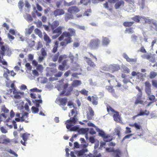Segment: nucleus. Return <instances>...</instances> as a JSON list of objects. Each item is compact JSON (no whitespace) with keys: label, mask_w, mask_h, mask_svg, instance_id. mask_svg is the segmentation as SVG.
I'll return each instance as SVG.
<instances>
[{"label":"nucleus","mask_w":157,"mask_h":157,"mask_svg":"<svg viewBox=\"0 0 157 157\" xmlns=\"http://www.w3.org/2000/svg\"><path fill=\"white\" fill-rule=\"evenodd\" d=\"M81 84V81L78 80H74L71 83V86L68 87V83L64 84L63 86V90L61 92L60 95L62 96H68L71 95L73 90V87H78Z\"/></svg>","instance_id":"nucleus-1"},{"label":"nucleus","mask_w":157,"mask_h":157,"mask_svg":"<svg viewBox=\"0 0 157 157\" xmlns=\"http://www.w3.org/2000/svg\"><path fill=\"white\" fill-rule=\"evenodd\" d=\"M77 109L75 108L71 110V115L70 114L69 115V117L71 116H74L72 117H71L69 120H67L65 123L66 125V127L67 129H69L72 126L76 124L78 121L77 118V115L78 114L77 111Z\"/></svg>","instance_id":"nucleus-2"},{"label":"nucleus","mask_w":157,"mask_h":157,"mask_svg":"<svg viewBox=\"0 0 157 157\" xmlns=\"http://www.w3.org/2000/svg\"><path fill=\"white\" fill-rule=\"evenodd\" d=\"M101 41L99 39L96 38L91 40L88 45V47L91 49H95L99 46Z\"/></svg>","instance_id":"nucleus-3"},{"label":"nucleus","mask_w":157,"mask_h":157,"mask_svg":"<svg viewBox=\"0 0 157 157\" xmlns=\"http://www.w3.org/2000/svg\"><path fill=\"white\" fill-rule=\"evenodd\" d=\"M84 59L85 60L88 66L87 67V69L88 71H91L92 68L94 69L96 67V65L94 62L92 61L90 58L86 56L84 57Z\"/></svg>","instance_id":"nucleus-4"},{"label":"nucleus","mask_w":157,"mask_h":157,"mask_svg":"<svg viewBox=\"0 0 157 157\" xmlns=\"http://www.w3.org/2000/svg\"><path fill=\"white\" fill-rule=\"evenodd\" d=\"M68 32H63V34L66 36L68 38H71L72 36H76V30L72 28H69L68 29Z\"/></svg>","instance_id":"nucleus-5"},{"label":"nucleus","mask_w":157,"mask_h":157,"mask_svg":"<svg viewBox=\"0 0 157 157\" xmlns=\"http://www.w3.org/2000/svg\"><path fill=\"white\" fill-rule=\"evenodd\" d=\"M1 47L0 54H1L2 57L5 55V53L9 54L10 52L9 47L8 45H2Z\"/></svg>","instance_id":"nucleus-6"},{"label":"nucleus","mask_w":157,"mask_h":157,"mask_svg":"<svg viewBox=\"0 0 157 157\" xmlns=\"http://www.w3.org/2000/svg\"><path fill=\"white\" fill-rule=\"evenodd\" d=\"M106 151L108 152H113L115 157H120V155H121V151L118 149L115 150L113 148L107 147L106 148Z\"/></svg>","instance_id":"nucleus-7"},{"label":"nucleus","mask_w":157,"mask_h":157,"mask_svg":"<svg viewBox=\"0 0 157 157\" xmlns=\"http://www.w3.org/2000/svg\"><path fill=\"white\" fill-rule=\"evenodd\" d=\"M87 99L89 101L91 102L94 105H97L98 104V98L96 96H92L91 97L89 96L88 97Z\"/></svg>","instance_id":"nucleus-8"},{"label":"nucleus","mask_w":157,"mask_h":157,"mask_svg":"<svg viewBox=\"0 0 157 157\" xmlns=\"http://www.w3.org/2000/svg\"><path fill=\"white\" fill-rule=\"evenodd\" d=\"M21 137L22 138L24 141L21 140V143L24 146H26V142L28 139L29 136H30V134L27 132L21 134Z\"/></svg>","instance_id":"nucleus-9"},{"label":"nucleus","mask_w":157,"mask_h":157,"mask_svg":"<svg viewBox=\"0 0 157 157\" xmlns=\"http://www.w3.org/2000/svg\"><path fill=\"white\" fill-rule=\"evenodd\" d=\"M80 11L79 9L76 6H74L70 7L67 10V12L69 13H77Z\"/></svg>","instance_id":"nucleus-10"},{"label":"nucleus","mask_w":157,"mask_h":157,"mask_svg":"<svg viewBox=\"0 0 157 157\" xmlns=\"http://www.w3.org/2000/svg\"><path fill=\"white\" fill-rule=\"evenodd\" d=\"M11 87L13 89V94L14 95V97L16 99H20L21 98V97L19 94V93L17 91L15 88L14 83L11 84Z\"/></svg>","instance_id":"nucleus-11"},{"label":"nucleus","mask_w":157,"mask_h":157,"mask_svg":"<svg viewBox=\"0 0 157 157\" xmlns=\"http://www.w3.org/2000/svg\"><path fill=\"white\" fill-rule=\"evenodd\" d=\"M131 75L133 76H136L137 79L142 81L144 80V75L142 73L139 72L136 73L135 71H133L132 72Z\"/></svg>","instance_id":"nucleus-12"},{"label":"nucleus","mask_w":157,"mask_h":157,"mask_svg":"<svg viewBox=\"0 0 157 157\" xmlns=\"http://www.w3.org/2000/svg\"><path fill=\"white\" fill-rule=\"evenodd\" d=\"M145 91L147 95H150L151 94V85L148 81L145 82Z\"/></svg>","instance_id":"nucleus-13"},{"label":"nucleus","mask_w":157,"mask_h":157,"mask_svg":"<svg viewBox=\"0 0 157 157\" xmlns=\"http://www.w3.org/2000/svg\"><path fill=\"white\" fill-rule=\"evenodd\" d=\"M114 120L117 122H120L121 121V118L119 115V112L116 111L113 115Z\"/></svg>","instance_id":"nucleus-14"},{"label":"nucleus","mask_w":157,"mask_h":157,"mask_svg":"<svg viewBox=\"0 0 157 157\" xmlns=\"http://www.w3.org/2000/svg\"><path fill=\"white\" fill-rule=\"evenodd\" d=\"M65 11L62 9H56L53 12V14L56 17L63 15Z\"/></svg>","instance_id":"nucleus-15"},{"label":"nucleus","mask_w":157,"mask_h":157,"mask_svg":"<svg viewBox=\"0 0 157 157\" xmlns=\"http://www.w3.org/2000/svg\"><path fill=\"white\" fill-rule=\"evenodd\" d=\"M142 19L145 21V23H148L149 24H152L154 25L155 26H157V24L155 22H153V20L152 19H150L148 17H143Z\"/></svg>","instance_id":"nucleus-16"},{"label":"nucleus","mask_w":157,"mask_h":157,"mask_svg":"<svg viewBox=\"0 0 157 157\" xmlns=\"http://www.w3.org/2000/svg\"><path fill=\"white\" fill-rule=\"evenodd\" d=\"M72 41L71 38H65L63 41L61 42L60 45L62 46H66L68 44L70 43Z\"/></svg>","instance_id":"nucleus-17"},{"label":"nucleus","mask_w":157,"mask_h":157,"mask_svg":"<svg viewBox=\"0 0 157 157\" xmlns=\"http://www.w3.org/2000/svg\"><path fill=\"white\" fill-rule=\"evenodd\" d=\"M57 101L59 102L60 106H64L66 105L67 102V99L66 98H59Z\"/></svg>","instance_id":"nucleus-18"},{"label":"nucleus","mask_w":157,"mask_h":157,"mask_svg":"<svg viewBox=\"0 0 157 157\" xmlns=\"http://www.w3.org/2000/svg\"><path fill=\"white\" fill-rule=\"evenodd\" d=\"M1 112H3L4 113H2L1 115V116L6 118L7 116H6L5 113H8L9 112V110L6 107L5 105H3L1 106Z\"/></svg>","instance_id":"nucleus-19"},{"label":"nucleus","mask_w":157,"mask_h":157,"mask_svg":"<svg viewBox=\"0 0 157 157\" xmlns=\"http://www.w3.org/2000/svg\"><path fill=\"white\" fill-rule=\"evenodd\" d=\"M63 28L62 27L59 26L54 29L52 30L53 31V33L57 34H58L57 36H58L62 33Z\"/></svg>","instance_id":"nucleus-20"},{"label":"nucleus","mask_w":157,"mask_h":157,"mask_svg":"<svg viewBox=\"0 0 157 157\" xmlns=\"http://www.w3.org/2000/svg\"><path fill=\"white\" fill-rule=\"evenodd\" d=\"M124 2L122 0L117 2L114 5V7L116 9H118L124 6Z\"/></svg>","instance_id":"nucleus-21"},{"label":"nucleus","mask_w":157,"mask_h":157,"mask_svg":"<svg viewBox=\"0 0 157 157\" xmlns=\"http://www.w3.org/2000/svg\"><path fill=\"white\" fill-rule=\"evenodd\" d=\"M59 22L58 20H55L54 21L52 24L50 25V27L52 30H53L57 27H59Z\"/></svg>","instance_id":"nucleus-22"},{"label":"nucleus","mask_w":157,"mask_h":157,"mask_svg":"<svg viewBox=\"0 0 157 157\" xmlns=\"http://www.w3.org/2000/svg\"><path fill=\"white\" fill-rule=\"evenodd\" d=\"M142 97V94H140V95L137 96L136 101L135 102V105H137L138 104H143L144 101L141 100Z\"/></svg>","instance_id":"nucleus-23"},{"label":"nucleus","mask_w":157,"mask_h":157,"mask_svg":"<svg viewBox=\"0 0 157 157\" xmlns=\"http://www.w3.org/2000/svg\"><path fill=\"white\" fill-rule=\"evenodd\" d=\"M74 18L73 15L71 13H66L64 17V19L66 21H67L69 20L73 19Z\"/></svg>","instance_id":"nucleus-24"},{"label":"nucleus","mask_w":157,"mask_h":157,"mask_svg":"<svg viewBox=\"0 0 157 157\" xmlns=\"http://www.w3.org/2000/svg\"><path fill=\"white\" fill-rule=\"evenodd\" d=\"M28 113L27 112H25L22 114L21 117H20L21 119V121H25L26 123H28V121L26 120V119H28Z\"/></svg>","instance_id":"nucleus-25"},{"label":"nucleus","mask_w":157,"mask_h":157,"mask_svg":"<svg viewBox=\"0 0 157 157\" xmlns=\"http://www.w3.org/2000/svg\"><path fill=\"white\" fill-rule=\"evenodd\" d=\"M88 110L89 112V114H87V117L88 120H90L91 119L92 117L94 116V112L92 108L90 107H89Z\"/></svg>","instance_id":"nucleus-26"},{"label":"nucleus","mask_w":157,"mask_h":157,"mask_svg":"<svg viewBox=\"0 0 157 157\" xmlns=\"http://www.w3.org/2000/svg\"><path fill=\"white\" fill-rule=\"evenodd\" d=\"M44 40L46 42V45H48L51 42V39L46 34H45L44 35Z\"/></svg>","instance_id":"nucleus-27"},{"label":"nucleus","mask_w":157,"mask_h":157,"mask_svg":"<svg viewBox=\"0 0 157 157\" xmlns=\"http://www.w3.org/2000/svg\"><path fill=\"white\" fill-rule=\"evenodd\" d=\"M110 42V40L109 38L106 37H102V44L103 45L107 46Z\"/></svg>","instance_id":"nucleus-28"},{"label":"nucleus","mask_w":157,"mask_h":157,"mask_svg":"<svg viewBox=\"0 0 157 157\" xmlns=\"http://www.w3.org/2000/svg\"><path fill=\"white\" fill-rule=\"evenodd\" d=\"M106 89L110 93H111L113 95H115L114 89L113 87L112 86H106Z\"/></svg>","instance_id":"nucleus-29"},{"label":"nucleus","mask_w":157,"mask_h":157,"mask_svg":"<svg viewBox=\"0 0 157 157\" xmlns=\"http://www.w3.org/2000/svg\"><path fill=\"white\" fill-rule=\"evenodd\" d=\"M87 151L86 149H82L79 151H76L75 152L78 156L83 155Z\"/></svg>","instance_id":"nucleus-30"},{"label":"nucleus","mask_w":157,"mask_h":157,"mask_svg":"<svg viewBox=\"0 0 157 157\" xmlns=\"http://www.w3.org/2000/svg\"><path fill=\"white\" fill-rule=\"evenodd\" d=\"M98 151L97 150H94V151L93 155L92 154H90L88 155L89 157H101V155L100 153L98 154Z\"/></svg>","instance_id":"nucleus-31"},{"label":"nucleus","mask_w":157,"mask_h":157,"mask_svg":"<svg viewBox=\"0 0 157 157\" xmlns=\"http://www.w3.org/2000/svg\"><path fill=\"white\" fill-rule=\"evenodd\" d=\"M143 17L139 15H136L132 18V19L136 23H139L140 22V19L142 18Z\"/></svg>","instance_id":"nucleus-32"},{"label":"nucleus","mask_w":157,"mask_h":157,"mask_svg":"<svg viewBox=\"0 0 157 157\" xmlns=\"http://www.w3.org/2000/svg\"><path fill=\"white\" fill-rule=\"evenodd\" d=\"M31 97L33 99H36L39 98L40 99L41 98V95L38 94L31 93L30 94Z\"/></svg>","instance_id":"nucleus-33"},{"label":"nucleus","mask_w":157,"mask_h":157,"mask_svg":"<svg viewBox=\"0 0 157 157\" xmlns=\"http://www.w3.org/2000/svg\"><path fill=\"white\" fill-rule=\"evenodd\" d=\"M96 130L97 132H99V135L101 136L103 138L106 136L104 132L98 127L96 128Z\"/></svg>","instance_id":"nucleus-34"},{"label":"nucleus","mask_w":157,"mask_h":157,"mask_svg":"<svg viewBox=\"0 0 157 157\" xmlns=\"http://www.w3.org/2000/svg\"><path fill=\"white\" fill-rule=\"evenodd\" d=\"M134 23L133 21H125L123 23V25L125 27H130Z\"/></svg>","instance_id":"nucleus-35"},{"label":"nucleus","mask_w":157,"mask_h":157,"mask_svg":"<svg viewBox=\"0 0 157 157\" xmlns=\"http://www.w3.org/2000/svg\"><path fill=\"white\" fill-rule=\"evenodd\" d=\"M58 47V42L57 41H56L55 42V44L52 51V53H55L57 51Z\"/></svg>","instance_id":"nucleus-36"},{"label":"nucleus","mask_w":157,"mask_h":157,"mask_svg":"<svg viewBox=\"0 0 157 157\" xmlns=\"http://www.w3.org/2000/svg\"><path fill=\"white\" fill-rule=\"evenodd\" d=\"M34 29V26H32L28 29H26V33L28 35H30L33 32Z\"/></svg>","instance_id":"nucleus-37"},{"label":"nucleus","mask_w":157,"mask_h":157,"mask_svg":"<svg viewBox=\"0 0 157 157\" xmlns=\"http://www.w3.org/2000/svg\"><path fill=\"white\" fill-rule=\"evenodd\" d=\"M103 138L105 142H110L113 139L112 137L108 135H106Z\"/></svg>","instance_id":"nucleus-38"},{"label":"nucleus","mask_w":157,"mask_h":157,"mask_svg":"<svg viewBox=\"0 0 157 157\" xmlns=\"http://www.w3.org/2000/svg\"><path fill=\"white\" fill-rule=\"evenodd\" d=\"M107 112L109 113H115L117 111H115V110L110 105H108L107 106Z\"/></svg>","instance_id":"nucleus-39"},{"label":"nucleus","mask_w":157,"mask_h":157,"mask_svg":"<svg viewBox=\"0 0 157 157\" xmlns=\"http://www.w3.org/2000/svg\"><path fill=\"white\" fill-rule=\"evenodd\" d=\"M67 57V55H60L59 56L58 62L59 63H60L63 59H66Z\"/></svg>","instance_id":"nucleus-40"},{"label":"nucleus","mask_w":157,"mask_h":157,"mask_svg":"<svg viewBox=\"0 0 157 157\" xmlns=\"http://www.w3.org/2000/svg\"><path fill=\"white\" fill-rule=\"evenodd\" d=\"M59 52H58L57 53L55 54L52 57V61L54 62L56 61L59 58Z\"/></svg>","instance_id":"nucleus-41"},{"label":"nucleus","mask_w":157,"mask_h":157,"mask_svg":"<svg viewBox=\"0 0 157 157\" xmlns=\"http://www.w3.org/2000/svg\"><path fill=\"white\" fill-rule=\"evenodd\" d=\"M134 33V31L133 30L132 28H126L125 31V33H129L132 34Z\"/></svg>","instance_id":"nucleus-42"},{"label":"nucleus","mask_w":157,"mask_h":157,"mask_svg":"<svg viewBox=\"0 0 157 157\" xmlns=\"http://www.w3.org/2000/svg\"><path fill=\"white\" fill-rule=\"evenodd\" d=\"M157 75V73L154 71H151L150 73L149 77L150 78L152 79L155 78Z\"/></svg>","instance_id":"nucleus-43"},{"label":"nucleus","mask_w":157,"mask_h":157,"mask_svg":"<svg viewBox=\"0 0 157 157\" xmlns=\"http://www.w3.org/2000/svg\"><path fill=\"white\" fill-rule=\"evenodd\" d=\"M35 33L38 35L40 37L42 36V33L41 31L38 29H36L34 30Z\"/></svg>","instance_id":"nucleus-44"},{"label":"nucleus","mask_w":157,"mask_h":157,"mask_svg":"<svg viewBox=\"0 0 157 157\" xmlns=\"http://www.w3.org/2000/svg\"><path fill=\"white\" fill-rule=\"evenodd\" d=\"M31 109L33 113H38L39 111V109L38 108L35 106H33Z\"/></svg>","instance_id":"nucleus-45"},{"label":"nucleus","mask_w":157,"mask_h":157,"mask_svg":"<svg viewBox=\"0 0 157 157\" xmlns=\"http://www.w3.org/2000/svg\"><path fill=\"white\" fill-rule=\"evenodd\" d=\"M147 95L149 100L154 102L155 101V97L154 95L150 94Z\"/></svg>","instance_id":"nucleus-46"},{"label":"nucleus","mask_w":157,"mask_h":157,"mask_svg":"<svg viewBox=\"0 0 157 157\" xmlns=\"http://www.w3.org/2000/svg\"><path fill=\"white\" fill-rule=\"evenodd\" d=\"M80 93L85 96L88 95V91L86 90L85 89H83L79 91Z\"/></svg>","instance_id":"nucleus-47"},{"label":"nucleus","mask_w":157,"mask_h":157,"mask_svg":"<svg viewBox=\"0 0 157 157\" xmlns=\"http://www.w3.org/2000/svg\"><path fill=\"white\" fill-rule=\"evenodd\" d=\"M151 54H150L148 55H144L142 56H141L142 58L144 59H150L151 57Z\"/></svg>","instance_id":"nucleus-48"},{"label":"nucleus","mask_w":157,"mask_h":157,"mask_svg":"<svg viewBox=\"0 0 157 157\" xmlns=\"http://www.w3.org/2000/svg\"><path fill=\"white\" fill-rule=\"evenodd\" d=\"M41 55L44 56L45 57L47 55V52L45 49L44 48H42L40 51Z\"/></svg>","instance_id":"nucleus-49"},{"label":"nucleus","mask_w":157,"mask_h":157,"mask_svg":"<svg viewBox=\"0 0 157 157\" xmlns=\"http://www.w3.org/2000/svg\"><path fill=\"white\" fill-rule=\"evenodd\" d=\"M91 9H88L86 11L83 13L84 16H88L90 15V13H91Z\"/></svg>","instance_id":"nucleus-50"},{"label":"nucleus","mask_w":157,"mask_h":157,"mask_svg":"<svg viewBox=\"0 0 157 157\" xmlns=\"http://www.w3.org/2000/svg\"><path fill=\"white\" fill-rule=\"evenodd\" d=\"M90 2L89 0H81L80 2L81 4H83L84 5H87Z\"/></svg>","instance_id":"nucleus-51"},{"label":"nucleus","mask_w":157,"mask_h":157,"mask_svg":"<svg viewBox=\"0 0 157 157\" xmlns=\"http://www.w3.org/2000/svg\"><path fill=\"white\" fill-rule=\"evenodd\" d=\"M32 101L34 104H35V103L40 104V103H41L42 102V101L41 99V98L40 99H39V100L35 99L34 100H33Z\"/></svg>","instance_id":"nucleus-52"},{"label":"nucleus","mask_w":157,"mask_h":157,"mask_svg":"<svg viewBox=\"0 0 157 157\" xmlns=\"http://www.w3.org/2000/svg\"><path fill=\"white\" fill-rule=\"evenodd\" d=\"M7 151L13 155L15 156L16 157H17L18 156V155L11 149H10Z\"/></svg>","instance_id":"nucleus-53"},{"label":"nucleus","mask_w":157,"mask_h":157,"mask_svg":"<svg viewBox=\"0 0 157 157\" xmlns=\"http://www.w3.org/2000/svg\"><path fill=\"white\" fill-rule=\"evenodd\" d=\"M152 84L154 87L157 88V80L155 79L152 80Z\"/></svg>","instance_id":"nucleus-54"},{"label":"nucleus","mask_w":157,"mask_h":157,"mask_svg":"<svg viewBox=\"0 0 157 157\" xmlns=\"http://www.w3.org/2000/svg\"><path fill=\"white\" fill-rule=\"evenodd\" d=\"M144 114H145V113H144V111L143 110H142V109H140V112H139V113H138L136 115V116H134V117H135L137 116L144 115Z\"/></svg>","instance_id":"nucleus-55"},{"label":"nucleus","mask_w":157,"mask_h":157,"mask_svg":"<svg viewBox=\"0 0 157 157\" xmlns=\"http://www.w3.org/2000/svg\"><path fill=\"white\" fill-rule=\"evenodd\" d=\"M2 59L3 60H2V58L1 56H0V63H2V64L3 65H6L7 66V62L3 58V57H2Z\"/></svg>","instance_id":"nucleus-56"},{"label":"nucleus","mask_w":157,"mask_h":157,"mask_svg":"<svg viewBox=\"0 0 157 157\" xmlns=\"http://www.w3.org/2000/svg\"><path fill=\"white\" fill-rule=\"evenodd\" d=\"M126 61L129 62H136V59H131L129 57L126 59Z\"/></svg>","instance_id":"nucleus-57"},{"label":"nucleus","mask_w":157,"mask_h":157,"mask_svg":"<svg viewBox=\"0 0 157 157\" xmlns=\"http://www.w3.org/2000/svg\"><path fill=\"white\" fill-rule=\"evenodd\" d=\"M23 2L21 1H20L18 3V7L20 9H22L24 6Z\"/></svg>","instance_id":"nucleus-58"},{"label":"nucleus","mask_w":157,"mask_h":157,"mask_svg":"<svg viewBox=\"0 0 157 157\" xmlns=\"http://www.w3.org/2000/svg\"><path fill=\"white\" fill-rule=\"evenodd\" d=\"M69 129L71 131H75L78 130V128L77 126H75L72 127H71Z\"/></svg>","instance_id":"nucleus-59"},{"label":"nucleus","mask_w":157,"mask_h":157,"mask_svg":"<svg viewBox=\"0 0 157 157\" xmlns=\"http://www.w3.org/2000/svg\"><path fill=\"white\" fill-rule=\"evenodd\" d=\"M43 67L41 65H39L37 66L36 67V69L39 71H42L43 70Z\"/></svg>","instance_id":"nucleus-60"},{"label":"nucleus","mask_w":157,"mask_h":157,"mask_svg":"<svg viewBox=\"0 0 157 157\" xmlns=\"http://www.w3.org/2000/svg\"><path fill=\"white\" fill-rule=\"evenodd\" d=\"M0 130L2 133H6L7 132V130L3 127H2L0 128Z\"/></svg>","instance_id":"nucleus-61"},{"label":"nucleus","mask_w":157,"mask_h":157,"mask_svg":"<svg viewBox=\"0 0 157 157\" xmlns=\"http://www.w3.org/2000/svg\"><path fill=\"white\" fill-rule=\"evenodd\" d=\"M25 67L29 70H31L32 68V66L30 64L28 63H26L25 64Z\"/></svg>","instance_id":"nucleus-62"},{"label":"nucleus","mask_w":157,"mask_h":157,"mask_svg":"<svg viewBox=\"0 0 157 157\" xmlns=\"http://www.w3.org/2000/svg\"><path fill=\"white\" fill-rule=\"evenodd\" d=\"M36 6L37 9L39 11H41L42 10V8L41 6H40L38 3L36 4Z\"/></svg>","instance_id":"nucleus-63"},{"label":"nucleus","mask_w":157,"mask_h":157,"mask_svg":"<svg viewBox=\"0 0 157 157\" xmlns=\"http://www.w3.org/2000/svg\"><path fill=\"white\" fill-rule=\"evenodd\" d=\"M138 51L140 52L143 53H146L147 52L146 51L144 47H141L140 50H138Z\"/></svg>","instance_id":"nucleus-64"}]
</instances>
